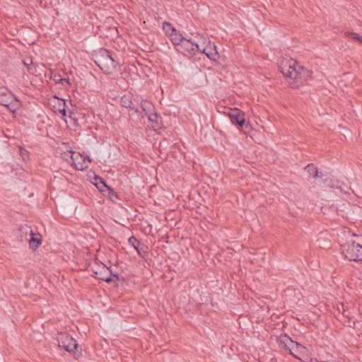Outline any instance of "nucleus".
Wrapping results in <instances>:
<instances>
[{"label": "nucleus", "instance_id": "30", "mask_svg": "<svg viewBox=\"0 0 362 362\" xmlns=\"http://www.w3.org/2000/svg\"><path fill=\"white\" fill-rule=\"evenodd\" d=\"M58 112L62 114V115L63 117H66V107H64L62 109H60V110H58Z\"/></svg>", "mask_w": 362, "mask_h": 362}, {"label": "nucleus", "instance_id": "23", "mask_svg": "<svg viewBox=\"0 0 362 362\" xmlns=\"http://www.w3.org/2000/svg\"><path fill=\"white\" fill-rule=\"evenodd\" d=\"M345 36L351 38L353 41L358 42L362 44V36L356 33L346 32Z\"/></svg>", "mask_w": 362, "mask_h": 362}, {"label": "nucleus", "instance_id": "31", "mask_svg": "<svg viewBox=\"0 0 362 362\" xmlns=\"http://www.w3.org/2000/svg\"><path fill=\"white\" fill-rule=\"evenodd\" d=\"M343 233L346 235H347L348 236H351V237H354V236H356V235L354 233H351V232L349 231H345L344 230L343 231Z\"/></svg>", "mask_w": 362, "mask_h": 362}, {"label": "nucleus", "instance_id": "9", "mask_svg": "<svg viewBox=\"0 0 362 362\" xmlns=\"http://www.w3.org/2000/svg\"><path fill=\"white\" fill-rule=\"evenodd\" d=\"M33 235V231L30 226L27 224L22 225L18 229L16 238L21 243L28 242L30 236Z\"/></svg>", "mask_w": 362, "mask_h": 362}, {"label": "nucleus", "instance_id": "3", "mask_svg": "<svg viewBox=\"0 0 362 362\" xmlns=\"http://www.w3.org/2000/svg\"><path fill=\"white\" fill-rule=\"evenodd\" d=\"M342 254L349 261L362 262V245L351 240L347 243H340Z\"/></svg>", "mask_w": 362, "mask_h": 362}, {"label": "nucleus", "instance_id": "18", "mask_svg": "<svg viewBox=\"0 0 362 362\" xmlns=\"http://www.w3.org/2000/svg\"><path fill=\"white\" fill-rule=\"evenodd\" d=\"M148 120L155 124L154 127L160 129L161 127V118L159 117L158 113L154 110L153 112L146 115Z\"/></svg>", "mask_w": 362, "mask_h": 362}, {"label": "nucleus", "instance_id": "2", "mask_svg": "<svg viewBox=\"0 0 362 362\" xmlns=\"http://www.w3.org/2000/svg\"><path fill=\"white\" fill-rule=\"evenodd\" d=\"M94 62L106 74H112L117 70V62L110 52L105 48H100L92 54Z\"/></svg>", "mask_w": 362, "mask_h": 362}, {"label": "nucleus", "instance_id": "12", "mask_svg": "<svg viewBox=\"0 0 362 362\" xmlns=\"http://www.w3.org/2000/svg\"><path fill=\"white\" fill-rule=\"evenodd\" d=\"M197 52H200L204 47L209 43V37L205 35L197 34L192 38Z\"/></svg>", "mask_w": 362, "mask_h": 362}, {"label": "nucleus", "instance_id": "6", "mask_svg": "<svg viewBox=\"0 0 362 362\" xmlns=\"http://www.w3.org/2000/svg\"><path fill=\"white\" fill-rule=\"evenodd\" d=\"M70 158L72 162V165H74L75 168L78 170H84L88 168V164L84 158L80 153L70 151Z\"/></svg>", "mask_w": 362, "mask_h": 362}, {"label": "nucleus", "instance_id": "19", "mask_svg": "<svg viewBox=\"0 0 362 362\" xmlns=\"http://www.w3.org/2000/svg\"><path fill=\"white\" fill-rule=\"evenodd\" d=\"M28 242L29 243L30 248L35 250L41 245L42 240L40 238L35 237V234L33 233V235L30 236Z\"/></svg>", "mask_w": 362, "mask_h": 362}, {"label": "nucleus", "instance_id": "5", "mask_svg": "<svg viewBox=\"0 0 362 362\" xmlns=\"http://www.w3.org/2000/svg\"><path fill=\"white\" fill-rule=\"evenodd\" d=\"M175 49L177 52L188 58L192 57L197 53L192 38L184 37Z\"/></svg>", "mask_w": 362, "mask_h": 362}, {"label": "nucleus", "instance_id": "20", "mask_svg": "<svg viewBox=\"0 0 362 362\" xmlns=\"http://www.w3.org/2000/svg\"><path fill=\"white\" fill-rule=\"evenodd\" d=\"M95 180L96 181L95 184V187L98 189V190L100 192L103 193V194L105 195L106 193V190L107 189V188H109V187L106 185L105 181L101 177L95 176Z\"/></svg>", "mask_w": 362, "mask_h": 362}, {"label": "nucleus", "instance_id": "11", "mask_svg": "<svg viewBox=\"0 0 362 362\" xmlns=\"http://www.w3.org/2000/svg\"><path fill=\"white\" fill-rule=\"evenodd\" d=\"M281 344L284 349L288 351L290 354L295 357H296V356L294 355V353L293 352V346H296L297 349L298 347L304 348L303 346L298 342L293 341L290 337L287 336H285V339L281 341Z\"/></svg>", "mask_w": 362, "mask_h": 362}, {"label": "nucleus", "instance_id": "17", "mask_svg": "<svg viewBox=\"0 0 362 362\" xmlns=\"http://www.w3.org/2000/svg\"><path fill=\"white\" fill-rule=\"evenodd\" d=\"M141 108L145 115H147L155 110L154 105L146 99H141Z\"/></svg>", "mask_w": 362, "mask_h": 362}, {"label": "nucleus", "instance_id": "8", "mask_svg": "<svg viewBox=\"0 0 362 362\" xmlns=\"http://www.w3.org/2000/svg\"><path fill=\"white\" fill-rule=\"evenodd\" d=\"M228 115L231 123L239 128L243 127L245 123V113L238 109L231 110Z\"/></svg>", "mask_w": 362, "mask_h": 362}, {"label": "nucleus", "instance_id": "25", "mask_svg": "<svg viewBox=\"0 0 362 362\" xmlns=\"http://www.w3.org/2000/svg\"><path fill=\"white\" fill-rule=\"evenodd\" d=\"M3 106L6 107L11 112H15L18 108V105L16 103H13L11 100L6 103Z\"/></svg>", "mask_w": 362, "mask_h": 362}, {"label": "nucleus", "instance_id": "33", "mask_svg": "<svg viewBox=\"0 0 362 362\" xmlns=\"http://www.w3.org/2000/svg\"><path fill=\"white\" fill-rule=\"evenodd\" d=\"M86 159H87V160H86V161H87V163H90V162H91V159H90V158L88 156H86Z\"/></svg>", "mask_w": 362, "mask_h": 362}, {"label": "nucleus", "instance_id": "28", "mask_svg": "<svg viewBox=\"0 0 362 362\" xmlns=\"http://www.w3.org/2000/svg\"><path fill=\"white\" fill-rule=\"evenodd\" d=\"M51 78L56 83H59L60 81H62V76L60 74L55 73L52 75Z\"/></svg>", "mask_w": 362, "mask_h": 362}, {"label": "nucleus", "instance_id": "24", "mask_svg": "<svg viewBox=\"0 0 362 362\" xmlns=\"http://www.w3.org/2000/svg\"><path fill=\"white\" fill-rule=\"evenodd\" d=\"M107 196L110 199H111L112 202H115L117 199H119L118 195L117 192H115L113 188H111L109 187L106 190ZM106 195V194H105Z\"/></svg>", "mask_w": 362, "mask_h": 362}, {"label": "nucleus", "instance_id": "16", "mask_svg": "<svg viewBox=\"0 0 362 362\" xmlns=\"http://www.w3.org/2000/svg\"><path fill=\"white\" fill-rule=\"evenodd\" d=\"M170 42L175 47V49L179 45V44L182 42L183 38L185 37L182 34L177 30H175L173 33H171L169 36H168Z\"/></svg>", "mask_w": 362, "mask_h": 362}, {"label": "nucleus", "instance_id": "10", "mask_svg": "<svg viewBox=\"0 0 362 362\" xmlns=\"http://www.w3.org/2000/svg\"><path fill=\"white\" fill-rule=\"evenodd\" d=\"M201 53H204L211 60H216L219 57V54L217 51L216 47L214 43L209 40V43H207L204 48L201 50Z\"/></svg>", "mask_w": 362, "mask_h": 362}, {"label": "nucleus", "instance_id": "27", "mask_svg": "<svg viewBox=\"0 0 362 362\" xmlns=\"http://www.w3.org/2000/svg\"><path fill=\"white\" fill-rule=\"evenodd\" d=\"M23 63L28 68V71L31 69V66L33 65V59L31 58L28 57L23 59Z\"/></svg>", "mask_w": 362, "mask_h": 362}, {"label": "nucleus", "instance_id": "29", "mask_svg": "<svg viewBox=\"0 0 362 362\" xmlns=\"http://www.w3.org/2000/svg\"><path fill=\"white\" fill-rule=\"evenodd\" d=\"M59 83L65 87L66 86L70 87L71 85L69 78H63V77L62 78V81H60Z\"/></svg>", "mask_w": 362, "mask_h": 362}, {"label": "nucleus", "instance_id": "22", "mask_svg": "<svg viewBox=\"0 0 362 362\" xmlns=\"http://www.w3.org/2000/svg\"><path fill=\"white\" fill-rule=\"evenodd\" d=\"M163 32L165 33V35L168 37L169 36L171 33H173L174 32H175V30L177 29H175L171 23H168V22H164L163 23Z\"/></svg>", "mask_w": 362, "mask_h": 362}, {"label": "nucleus", "instance_id": "21", "mask_svg": "<svg viewBox=\"0 0 362 362\" xmlns=\"http://www.w3.org/2000/svg\"><path fill=\"white\" fill-rule=\"evenodd\" d=\"M129 244L134 247L139 256H141L140 248L139 245L141 244L140 241L134 235L131 236L128 240Z\"/></svg>", "mask_w": 362, "mask_h": 362}, {"label": "nucleus", "instance_id": "14", "mask_svg": "<svg viewBox=\"0 0 362 362\" xmlns=\"http://www.w3.org/2000/svg\"><path fill=\"white\" fill-rule=\"evenodd\" d=\"M308 174V178L322 177L323 175L320 172L313 163H310L304 168Z\"/></svg>", "mask_w": 362, "mask_h": 362}, {"label": "nucleus", "instance_id": "4", "mask_svg": "<svg viewBox=\"0 0 362 362\" xmlns=\"http://www.w3.org/2000/svg\"><path fill=\"white\" fill-rule=\"evenodd\" d=\"M56 340L59 347L63 348L69 353H76L75 351L77 350L78 344L70 334L67 333H58Z\"/></svg>", "mask_w": 362, "mask_h": 362}, {"label": "nucleus", "instance_id": "7", "mask_svg": "<svg viewBox=\"0 0 362 362\" xmlns=\"http://www.w3.org/2000/svg\"><path fill=\"white\" fill-rule=\"evenodd\" d=\"M94 274H95L96 278L107 283H111L113 281V279L111 277V275H112L113 277H115L117 280L119 279V275L113 274L110 268L107 267L105 264H103L99 271H95Z\"/></svg>", "mask_w": 362, "mask_h": 362}, {"label": "nucleus", "instance_id": "26", "mask_svg": "<svg viewBox=\"0 0 362 362\" xmlns=\"http://www.w3.org/2000/svg\"><path fill=\"white\" fill-rule=\"evenodd\" d=\"M55 99L57 100V107H56V105H54V107L57 109V111H58V110L62 109L63 107H66L65 100L59 98L57 96H55Z\"/></svg>", "mask_w": 362, "mask_h": 362}, {"label": "nucleus", "instance_id": "15", "mask_svg": "<svg viewBox=\"0 0 362 362\" xmlns=\"http://www.w3.org/2000/svg\"><path fill=\"white\" fill-rule=\"evenodd\" d=\"M13 95L4 86H0V105H4L6 103L12 100Z\"/></svg>", "mask_w": 362, "mask_h": 362}, {"label": "nucleus", "instance_id": "34", "mask_svg": "<svg viewBox=\"0 0 362 362\" xmlns=\"http://www.w3.org/2000/svg\"><path fill=\"white\" fill-rule=\"evenodd\" d=\"M69 117H71L72 112L71 110H69Z\"/></svg>", "mask_w": 362, "mask_h": 362}, {"label": "nucleus", "instance_id": "32", "mask_svg": "<svg viewBox=\"0 0 362 362\" xmlns=\"http://www.w3.org/2000/svg\"><path fill=\"white\" fill-rule=\"evenodd\" d=\"M300 349H305V348H300V347H298V349L296 348V346H293V352L295 354L296 352H297L298 351H299Z\"/></svg>", "mask_w": 362, "mask_h": 362}, {"label": "nucleus", "instance_id": "13", "mask_svg": "<svg viewBox=\"0 0 362 362\" xmlns=\"http://www.w3.org/2000/svg\"><path fill=\"white\" fill-rule=\"evenodd\" d=\"M120 104L122 107L128 109L129 110H134L138 115L141 114V112L135 107L131 97L129 95H123L120 98Z\"/></svg>", "mask_w": 362, "mask_h": 362}, {"label": "nucleus", "instance_id": "1", "mask_svg": "<svg viewBox=\"0 0 362 362\" xmlns=\"http://www.w3.org/2000/svg\"><path fill=\"white\" fill-rule=\"evenodd\" d=\"M279 69L283 75L288 79L291 87L298 88L311 76V71L299 65L293 59L283 61Z\"/></svg>", "mask_w": 362, "mask_h": 362}]
</instances>
